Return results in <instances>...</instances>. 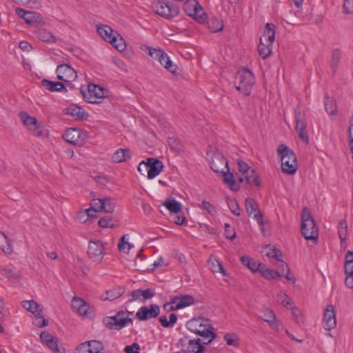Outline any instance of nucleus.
<instances>
[{"label": "nucleus", "mask_w": 353, "mask_h": 353, "mask_svg": "<svg viewBox=\"0 0 353 353\" xmlns=\"http://www.w3.org/2000/svg\"><path fill=\"white\" fill-rule=\"evenodd\" d=\"M67 114L75 118L77 120H83L88 117L86 112L81 108L78 106L71 107L67 109Z\"/></svg>", "instance_id": "nucleus-31"}, {"label": "nucleus", "mask_w": 353, "mask_h": 353, "mask_svg": "<svg viewBox=\"0 0 353 353\" xmlns=\"http://www.w3.org/2000/svg\"><path fill=\"white\" fill-rule=\"evenodd\" d=\"M1 273L3 276L8 278H17L18 274L10 268H3L1 270Z\"/></svg>", "instance_id": "nucleus-61"}, {"label": "nucleus", "mask_w": 353, "mask_h": 353, "mask_svg": "<svg viewBox=\"0 0 353 353\" xmlns=\"http://www.w3.org/2000/svg\"><path fill=\"white\" fill-rule=\"evenodd\" d=\"M17 14L24 19L26 23L32 26L40 23V15L34 12L27 11L23 8H17L15 10Z\"/></svg>", "instance_id": "nucleus-19"}, {"label": "nucleus", "mask_w": 353, "mask_h": 353, "mask_svg": "<svg viewBox=\"0 0 353 353\" xmlns=\"http://www.w3.org/2000/svg\"><path fill=\"white\" fill-rule=\"evenodd\" d=\"M186 327L190 332L204 339L210 338L207 342L203 341V344L210 343L217 336L213 332V327L210 323L209 320L203 317L195 318L188 321L186 323Z\"/></svg>", "instance_id": "nucleus-1"}, {"label": "nucleus", "mask_w": 353, "mask_h": 353, "mask_svg": "<svg viewBox=\"0 0 353 353\" xmlns=\"http://www.w3.org/2000/svg\"><path fill=\"white\" fill-rule=\"evenodd\" d=\"M183 10L190 17L195 11V8H198V6H201L200 3L196 0H185L184 1Z\"/></svg>", "instance_id": "nucleus-40"}, {"label": "nucleus", "mask_w": 353, "mask_h": 353, "mask_svg": "<svg viewBox=\"0 0 353 353\" xmlns=\"http://www.w3.org/2000/svg\"><path fill=\"white\" fill-rule=\"evenodd\" d=\"M219 175L223 177V181L231 190L236 191L239 189V186L236 184V175L234 176L233 173L230 172L229 169L228 170L223 171Z\"/></svg>", "instance_id": "nucleus-28"}, {"label": "nucleus", "mask_w": 353, "mask_h": 353, "mask_svg": "<svg viewBox=\"0 0 353 353\" xmlns=\"http://www.w3.org/2000/svg\"><path fill=\"white\" fill-rule=\"evenodd\" d=\"M21 305L26 310L34 314L36 317H42L43 309L35 301H23Z\"/></svg>", "instance_id": "nucleus-26"}, {"label": "nucleus", "mask_w": 353, "mask_h": 353, "mask_svg": "<svg viewBox=\"0 0 353 353\" xmlns=\"http://www.w3.org/2000/svg\"><path fill=\"white\" fill-rule=\"evenodd\" d=\"M163 205L170 212L174 213H178L181 210V204L174 199H167Z\"/></svg>", "instance_id": "nucleus-39"}, {"label": "nucleus", "mask_w": 353, "mask_h": 353, "mask_svg": "<svg viewBox=\"0 0 353 353\" xmlns=\"http://www.w3.org/2000/svg\"><path fill=\"white\" fill-rule=\"evenodd\" d=\"M56 72L57 78L65 82H72L77 77V72L68 64L59 65Z\"/></svg>", "instance_id": "nucleus-14"}, {"label": "nucleus", "mask_w": 353, "mask_h": 353, "mask_svg": "<svg viewBox=\"0 0 353 353\" xmlns=\"http://www.w3.org/2000/svg\"><path fill=\"white\" fill-rule=\"evenodd\" d=\"M224 339L227 342L228 345L237 347L239 345V342L236 338L234 337L233 334H226L224 336Z\"/></svg>", "instance_id": "nucleus-55"}, {"label": "nucleus", "mask_w": 353, "mask_h": 353, "mask_svg": "<svg viewBox=\"0 0 353 353\" xmlns=\"http://www.w3.org/2000/svg\"><path fill=\"white\" fill-rule=\"evenodd\" d=\"M323 322L325 323V330H330L336 327V314L332 305H328L327 306L323 315Z\"/></svg>", "instance_id": "nucleus-20"}, {"label": "nucleus", "mask_w": 353, "mask_h": 353, "mask_svg": "<svg viewBox=\"0 0 353 353\" xmlns=\"http://www.w3.org/2000/svg\"><path fill=\"white\" fill-rule=\"evenodd\" d=\"M267 249L268 250L266 252V256L269 258H274L276 260L279 259V258H282L283 254L279 250L270 245L267 247Z\"/></svg>", "instance_id": "nucleus-51"}, {"label": "nucleus", "mask_w": 353, "mask_h": 353, "mask_svg": "<svg viewBox=\"0 0 353 353\" xmlns=\"http://www.w3.org/2000/svg\"><path fill=\"white\" fill-rule=\"evenodd\" d=\"M343 8L344 13L346 14L353 13V0H345Z\"/></svg>", "instance_id": "nucleus-58"}, {"label": "nucleus", "mask_w": 353, "mask_h": 353, "mask_svg": "<svg viewBox=\"0 0 353 353\" xmlns=\"http://www.w3.org/2000/svg\"><path fill=\"white\" fill-rule=\"evenodd\" d=\"M41 85L50 92H67V89L62 82L52 81L44 79L41 81Z\"/></svg>", "instance_id": "nucleus-23"}, {"label": "nucleus", "mask_w": 353, "mask_h": 353, "mask_svg": "<svg viewBox=\"0 0 353 353\" xmlns=\"http://www.w3.org/2000/svg\"><path fill=\"white\" fill-rule=\"evenodd\" d=\"M110 43L119 52H123L125 50V42L123 37L118 33L112 38V41Z\"/></svg>", "instance_id": "nucleus-41"}, {"label": "nucleus", "mask_w": 353, "mask_h": 353, "mask_svg": "<svg viewBox=\"0 0 353 353\" xmlns=\"http://www.w3.org/2000/svg\"><path fill=\"white\" fill-rule=\"evenodd\" d=\"M80 92L83 99L90 103H99L101 99L105 97L104 90L94 83H90L87 88L81 87Z\"/></svg>", "instance_id": "nucleus-7"}, {"label": "nucleus", "mask_w": 353, "mask_h": 353, "mask_svg": "<svg viewBox=\"0 0 353 353\" xmlns=\"http://www.w3.org/2000/svg\"><path fill=\"white\" fill-rule=\"evenodd\" d=\"M276 265L279 269L278 272L281 274V276L285 277L288 281H292V283L295 281L294 277L290 276V271L288 264L285 263L281 258L277 260Z\"/></svg>", "instance_id": "nucleus-30"}, {"label": "nucleus", "mask_w": 353, "mask_h": 353, "mask_svg": "<svg viewBox=\"0 0 353 353\" xmlns=\"http://www.w3.org/2000/svg\"><path fill=\"white\" fill-rule=\"evenodd\" d=\"M132 152L129 148H119L112 156V160L114 163L125 162L132 157Z\"/></svg>", "instance_id": "nucleus-24"}, {"label": "nucleus", "mask_w": 353, "mask_h": 353, "mask_svg": "<svg viewBox=\"0 0 353 353\" xmlns=\"http://www.w3.org/2000/svg\"><path fill=\"white\" fill-rule=\"evenodd\" d=\"M19 117L23 125L32 131L35 136L41 137L44 135L43 130L40 129V124L36 118L29 116L24 112H21Z\"/></svg>", "instance_id": "nucleus-13"}, {"label": "nucleus", "mask_w": 353, "mask_h": 353, "mask_svg": "<svg viewBox=\"0 0 353 353\" xmlns=\"http://www.w3.org/2000/svg\"><path fill=\"white\" fill-rule=\"evenodd\" d=\"M99 225L103 228H113L117 226V221L112 216L108 215L101 218L98 222Z\"/></svg>", "instance_id": "nucleus-37"}, {"label": "nucleus", "mask_w": 353, "mask_h": 353, "mask_svg": "<svg viewBox=\"0 0 353 353\" xmlns=\"http://www.w3.org/2000/svg\"><path fill=\"white\" fill-rule=\"evenodd\" d=\"M345 274L353 273V251H347L345 255Z\"/></svg>", "instance_id": "nucleus-46"}, {"label": "nucleus", "mask_w": 353, "mask_h": 353, "mask_svg": "<svg viewBox=\"0 0 353 353\" xmlns=\"http://www.w3.org/2000/svg\"><path fill=\"white\" fill-rule=\"evenodd\" d=\"M324 105L325 111L331 115L336 114L337 112V107L336 101L334 99L328 97L327 94L325 96Z\"/></svg>", "instance_id": "nucleus-35"}, {"label": "nucleus", "mask_w": 353, "mask_h": 353, "mask_svg": "<svg viewBox=\"0 0 353 353\" xmlns=\"http://www.w3.org/2000/svg\"><path fill=\"white\" fill-rule=\"evenodd\" d=\"M277 301L285 307H287L288 305L291 307L292 305V303L289 299L287 294L283 292H280V293L278 294Z\"/></svg>", "instance_id": "nucleus-54"}, {"label": "nucleus", "mask_w": 353, "mask_h": 353, "mask_svg": "<svg viewBox=\"0 0 353 353\" xmlns=\"http://www.w3.org/2000/svg\"><path fill=\"white\" fill-rule=\"evenodd\" d=\"M201 204L203 209L207 210L210 214L214 215L216 213L215 207L210 202L203 201Z\"/></svg>", "instance_id": "nucleus-60"}, {"label": "nucleus", "mask_w": 353, "mask_h": 353, "mask_svg": "<svg viewBox=\"0 0 353 353\" xmlns=\"http://www.w3.org/2000/svg\"><path fill=\"white\" fill-rule=\"evenodd\" d=\"M124 293V289L120 286H117L105 292V296L101 295L103 301H113L120 297Z\"/></svg>", "instance_id": "nucleus-29"}, {"label": "nucleus", "mask_w": 353, "mask_h": 353, "mask_svg": "<svg viewBox=\"0 0 353 353\" xmlns=\"http://www.w3.org/2000/svg\"><path fill=\"white\" fill-rule=\"evenodd\" d=\"M83 132L77 128H71L68 129L62 135L63 139L68 143L76 145L81 146L83 143V138H82Z\"/></svg>", "instance_id": "nucleus-16"}, {"label": "nucleus", "mask_w": 353, "mask_h": 353, "mask_svg": "<svg viewBox=\"0 0 353 353\" xmlns=\"http://www.w3.org/2000/svg\"><path fill=\"white\" fill-rule=\"evenodd\" d=\"M277 151L281 157L283 172L289 174H294L297 170L298 165L294 152L285 145H280Z\"/></svg>", "instance_id": "nucleus-3"}, {"label": "nucleus", "mask_w": 353, "mask_h": 353, "mask_svg": "<svg viewBox=\"0 0 353 353\" xmlns=\"http://www.w3.org/2000/svg\"><path fill=\"white\" fill-rule=\"evenodd\" d=\"M341 61V52L339 50H334L332 54L330 60V68L333 73H335Z\"/></svg>", "instance_id": "nucleus-45"}, {"label": "nucleus", "mask_w": 353, "mask_h": 353, "mask_svg": "<svg viewBox=\"0 0 353 353\" xmlns=\"http://www.w3.org/2000/svg\"><path fill=\"white\" fill-rule=\"evenodd\" d=\"M255 83L254 74L248 68H242L237 71L234 84L236 89L243 94L249 96Z\"/></svg>", "instance_id": "nucleus-2"}, {"label": "nucleus", "mask_w": 353, "mask_h": 353, "mask_svg": "<svg viewBox=\"0 0 353 353\" xmlns=\"http://www.w3.org/2000/svg\"><path fill=\"white\" fill-rule=\"evenodd\" d=\"M86 342L90 345V348L93 353H104V346L101 341L92 340Z\"/></svg>", "instance_id": "nucleus-48"}, {"label": "nucleus", "mask_w": 353, "mask_h": 353, "mask_svg": "<svg viewBox=\"0 0 353 353\" xmlns=\"http://www.w3.org/2000/svg\"><path fill=\"white\" fill-rule=\"evenodd\" d=\"M208 28L212 32H218L223 28V23L217 18H212L208 22Z\"/></svg>", "instance_id": "nucleus-42"}, {"label": "nucleus", "mask_w": 353, "mask_h": 353, "mask_svg": "<svg viewBox=\"0 0 353 353\" xmlns=\"http://www.w3.org/2000/svg\"><path fill=\"white\" fill-rule=\"evenodd\" d=\"M103 199H93L90 202V209L93 210V212L102 211L101 207L104 205L102 202Z\"/></svg>", "instance_id": "nucleus-53"}, {"label": "nucleus", "mask_w": 353, "mask_h": 353, "mask_svg": "<svg viewBox=\"0 0 353 353\" xmlns=\"http://www.w3.org/2000/svg\"><path fill=\"white\" fill-rule=\"evenodd\" d=\"M245 207L248 215L253 214L254 219H256L258 223L261 225H263V214L259 210L256 202L251 198H247L245 201Z\"/></svg>", "instance_id": "nucleus-18"}, {"label": "nucleus", "mask_w": 353, "mask_h": 353, "mask_svg": "<svg viewBox=\"0 0 353 353\" xmlns=\"http://www.w3.org/2000/svg\"><path fill=\"white\" fill-rule=\"evenodd\" d=\"M228 208L230 211L236 216H240V208L239 204L235 199L228 198L227 200Z\"/></svg>", "instance_id": "nucleus-49"}, {"label": "nucleus", "mask_w": 353, "mask_h": 353, "mask_svg": "<svg viewBox=\"0 0 353 353\" xmlns=\"http://www.w3.org/2000/svg\"><path fill=\"white\" fill-rule=\"evenodd\" d=\"M194 303V298L190 294L175 296L170 299V303L163 305L165 310L168 311H176Z\"/></svg>", "instance_id": "nucleus-8"}, {"label": "nucleus", "mask_w": 353, "mask_h": 353, "mask_svg": "<svg viewBox=\"0 0 353 353\" xmlns=\"http://www.w3.org/2000/svg\"><path fill=\"white\" fill-rule=\"evenodd\" d=\"M275 39V26L268 23L263 36L260 38L258 51L263 59H266L272 53V44Z\"/></svg>", "instance_id": "nucleus-5"}, {"label": "nucleus", "mask_w": 353, "mask_h": 353, "mask_svg": "<svg viewBox=\"0 0 353 353\" xmlns=\"http://www.w3.org/2000/svg\"><path fill=\"white\" fill-rule=\"evenodd\" d=\"M301 234L307 240H316L319 230L310 212L304 207L301 212Z\"/></svg>", "instance_id": "nucleus-4"}, {"label": "nucleus", "mask_w": 353, "mask_h": 353, "mask_svg": "<svg viewBox=\"0 0 353 353\" xmlns=\"http://www.w3.org/2000/svg\"><path fill=\"white\" fill-rule=\"evenodd\" d=\"M36 36L43 42L53 43L57 41L56 37L52 34V32L46 29H39L36 32Z\"/></svg>", "instance_id": "nucleus-32"}, {"label": "nucleus", "mask_w": 353, "mask_h": 353, "mask_svg": "<svg viewBox=\"0 0 353 353\" xmlns=\"http://www.w3.org/2000/svg\"><path fill=\"white\" fill-rule=\"evenodd\" d=\"M97 32L104 41L109 43L112 41V38L117 34V32H114L112 28L108 25L98 26Z\"/></svg>", "instance_id": "nucleus-27"}, {"label": "nucleus", "mask_w": 353, "mask_h": 353, "mask_svg": "<svg viewBox=\"0 0 353 353\" xmlns=\"http://www.w3.org/2000/svg\"><path fill=\"white\" fill-rule=\"evenodd\" d=\"M262 319L268 322L274 329L279 330L280 323L276 320V317L272 310L266 307L263 310Z\"/></svg>", "instance_id": "nucleus-25"}, {"label": "nucleus", "mask_w": 353, "mask_h": 353, "mask_svg": "<svg viewBox=\"0 0 353 353\" xmlns=\"http://www.w3.org/2000/svg\"><path fill=\"white\" fill-rule=\"evenodd\" d=\"M203 341L200 339H190L186 345H183L185 353H202L205 350Z\"/></svg>", "instance_id": "nucleus-22"}, {"label": "nucleus", "mask_w": 353, "mask_h": 353, "mask_svg": "<svg viewBox=\"0 0 353 353\" xmlns=\"http://www.w3.org/2000/svg\"><path fill=\"white\" fill-rule=\"evenodd\" d=\"M154 10L158 15L167 19H172L178 16L179 13V8L177 6L163 0H158L154 6Z\"/></svg>", "instance_id": "nucleus-9"}, {"label": "nucleus", "mask_w": 353, "mask_h": 353, "mask_svg": "<svg viewBox=\"0 0 353 353\" xmlns=\"http://www.w3.org/2000/svg\"><path fill=\"white\" fill-rule=\"evenodd\" d=\"M140 345L137 343H133L130 345H127L124 348L125 353H140Z\"/></svg>", "instance_id": "nucleus-57"}, {"label": "nucleus", "mask_w": 353, "mask_h": 353, "mask_svg": "<svg viewBox=\"0 0 353 353\" xmlns=\"http://www.w3.org/2000/svg\"><path fill=\"white\" fill-rule=\"evenodd\" d=\"M102 202L104 203V205H103V207H101L102 211H104L107 213H112L114 212L116 206V203L114 202V199L110 197H106L103 199Z\"/></svg>", "instance_id": "nucleus-47"}, {"label": "nucleus", "mask_w": 353, "mask_h": 353, "mask_svg": "<svg viewBox=\"0 0 353 353\" xmlns=\"http://www.w3.org/2000/svg\"><path fill=\"white\" fill-rule=\"evenodd\" d=\"M85 302V301L81 298L74 296L72 301V305L74 308L78 310L82 304H84Z\"/></svg>", "instance_id": "nucleus-64"}, {"label": "nucleus", "mask_w": 353, "mask_h": 353, "mask_svg": "<svg viewBox=\"0 0 353 353\" xmlns=\"http://www.w3.org/2000/svg\"><path fill=\"white\" fill-rule=\"evenodd\" d=\"M296 126L295 130L298 133L299 138L305 143L309 141V136L306 130V123L300 112L295 114Z\"/></svg>", "instance_id": "nucleus-17"}, {"label": "nucleus", "mask_w": 353, "mask_h": 353, "mask_svg": "<svg viewBox=\"0 0 353 353\" xmlns=\"http://www.w3.org/2000/svg\"><path fill=\"white\" fill-rule=\"evenodd\" d=\"M338 234L341 240V245L346 243L347 236V224L346 221L341 220L338 225Z\"/></svg>", "instance_id": "nucleus-36"}, {"label": "nucleus", "mask_w": 353, "mask_h": 353, "mask_svg": "<svg viewBox=\"0 0 353 353\" xmlns=\"http://www.w3.org/2000/svg\"><path fill=\"white\" fill-rule=\"evenodd\" d=\"M147 52L148 54L154 59L159 61L164 53V51L160 48H153L150 47L147 48Z\"/></svg>", "instance_id": "nucleus-50"}, {"label": "nucleus", "mask_w": 353, "mask_h": 353, "mask_svg": "<svg viewBox=\"0 0 353 353\" xmlns=\"http://www.w3.org/2000/svg\"><path fill=\"white\" fill-rule=\"evenodd\" d=\"M46 345L52 350L54 353H61L57 344V339L54 338L51 341L48 343Z\"/></svg>", "instance_id": "nucleus-62"}, {"label": "nucleus", "mask_w": 353, "mask_h": 353, "mask_svg": "<svg viewBox=\"0 0 353 353\" xmlns=\"http://www.w3.org/2000/svg\"><path fill=\"white\" fill-rule=\"evenodd\" d=\"M125 237L126 235L122 236L118 244L119 250L120 252H123L124 253L128 252L131 248L130 244L125 241Z\"/></svg>", "instance_id": "nucleus-52"}, {"label": "nucleus", "mask_w": 353, "mask_h": 353, "mask_svg": "<svg viewBox=\"0 0 353 353\" xmlns=\"http://www.w3.org/2000/svg\"><path fill=\"white\" fill-rule=\"evenodd\" d=\"M241 262L252 272L259 271L261 266L263 265L247 256L241 257Z\"/></svg>", "instance_id": "nucleus-33"}, {"label": "nucleus", "mask_w": 353, "mask_h": 353, "mask_svg": "<svg viewBox=\"0 0 353 353\" xmlns=\"http://www.w3.org/2000/svg\"><path fill=\"white\" fill-rule=\"evenodd\" d=\"M104 246L100 241H90L88 245V255L94 262H101L104 256Z\"/></svg>", "instance_id": "nucleus-11"}, {"label": "nucleus", "mask_w": 353, "mask_h": 353, "mask_svg": "<svg viewBox=\"0 0 353 353\" xmlns=\"http://www.w3.org/2000/svg\"><path fill=\"white\" fill-rule=\"evenodd\" d=\"M259 272L264 278L269 280L275 279L277 276H281L279 272L267 268L264 264L261 266Z\"/></svg>", "instance_id": "nucleus-43"}, {"label": "nucleus", "mask_w": 353, "mask_h": 353, "mask_svg": "<svg viewBox=\"0 0 353 353\" xmlns=\"http://www.w3.org/2000/svg\"><path fill=\"white\" fill-rule=\"evenodd\" d=\"M160 314V307L156 304L143 306L139 309L136 316L140 321H147L157 317Z\"/></svg>", "instance_id": "nucleus-15"}, {"label": "nucleus", "mask_w": 353, "mask_h": 353, "mask_svg": "<svg viewBox=\"0 0 353 353\" xmlns=\"http://www.w3.org/2000/svg\"><path fill=\"white\" fill-rule=\"evenodd\" d=\"M238 170L236 173V179L242 183L245 181L250 186H260L261 182L259 176L254 169H252L245 162L238 160Z\"/></svg>", "instance_id": "nucleus-6"}, {"label": "nucleus", "mask_w": 353, "mask_h": 353, "mask_svg": "<svg viewBox=\"0 0 353 353\" xmlns=\"http://www.w3.org/2000/svg\"><path fill=\"white\" fill-rule=\"evenodd\" d=\"M211 169L218 174L224 170H228V164L226 158L219 151H215L210 161Z\"/></svg>", "instance_id": "nucleus-12"}, {"label": "nucleus", "mask_w": 353, "mask_h": 353, "mask_svg": "<svg viewBox=\"0 0 353 353\" xmlns=\"http://www.w3.org/2000/svg\"><path fill=\"white\" fill-rule=\"evenodd\" d=\"M225 235L227 239H234L236 236L235 232L229 223H225Z\"/></svg>", "instance_id": "nucleus-59"}, {"label": "nucleus", "mask_w": 353, "mask_h": 353, "mask_svg": "<svg viewBox=\"0 0 353 353\" xmlns=\"http://www.w3.org/2000/svg\"><path fill=\"white\" fill-rule=\"evenodd\" d=\"M208 265L210 270L214 273L220 272L224 276L227 274L226 270L223 268L221 263L215 259H210L208 261Z\"/></svg>", "instance_id": "nucleus-38"}, {"label": "nucleus", "mask_w": 353, "mask_h": 353, "mask_svg": "<svg viewBox=\"0 0 353 353\" xmlns=\"http://www.w3.org/2000/svg\"><path fill=\"white\" fill-rule=\"evenodd\" d=\"M41 340L46 345L54 339L49 332L43 331L40 334Z\"/></svg>", "instance_id": "nucleus-63"}, {"label": "nucleus", "mask_w": 353, "mask_h": 353, "mask_svg": "<svg viewBox=\"0 0 353 353\" xmlns=\"http://www.w3.org/2000/svg\"><path fill=\"white\" fill-rule=\"evenodd\" d=\"M191 17H193L197 22L203 23L207 19V14L201 6H198V8H195Z\"/></svg>", "instance_id": "nucleus-44"}, {"label": "nucleus", "mask_w": 353, "mask_h": 353, "mask_svg": "<svg viewBox=\"0 0 353 353\" xmlns=\"http://www.w3.org/2000/svg\"><path fill=\"white\" fill-rule=\"evenodd\" d=\"M159 63L163 66L166 70H168L169 72H170L172 74H175L177 65L175 64H173L172 61L170 59L169 57L168 56L167 53L164 52L161 60L159 61Z\"/></svg>", "instance_id": "nucleus-34"}, {"label": "nucleus", "mask_w": 353, "mask_h": 353, "mask_svg": "<svg viewBox=\"0 0 353 353\" xmlns=\"http://www.w3.org/2000/svg\"><path fill=\"white\" fill-rule=\"evenodd\" d=\"M148 178L152 179L161 173L163 169L162 161L155 158H148Z\"/></svg>", "instance_id": "nucleus-21"}, {"label": "nucleus", "mask_w": 353, "mask_h": 353, "mask_svg": "<svg viewBox=\"0 0 353 353\" xmlns=\"http://www.w3.org/2000/svg\"><path fill=\"white\" fill-rule=\"evenodd\" d=\"M0 237L3 238L7 242V245L3 247L2 250L6 254H11L12 253L13 250L11 243L7 241V236L3 232H0Z\"/></svg>", "instance_id": "nucleus-56"}, {"label": "nucleus", "mask_w": 353, "mask_h": 353, "mask_svg": "<svg viewBox=\"0 0 353 353\" xmlns=\"http://www.w3.org/2000/svg\"><path fill=\"white\" fill-rule=\"evenodd\" d=\"M132 320L128 318V314L124 311L118 312L116 315L108 318L105 325L108 328L121 330L132 323Z\"/></svg>", "instance_id": "nucleus-10"}]
</instances>
